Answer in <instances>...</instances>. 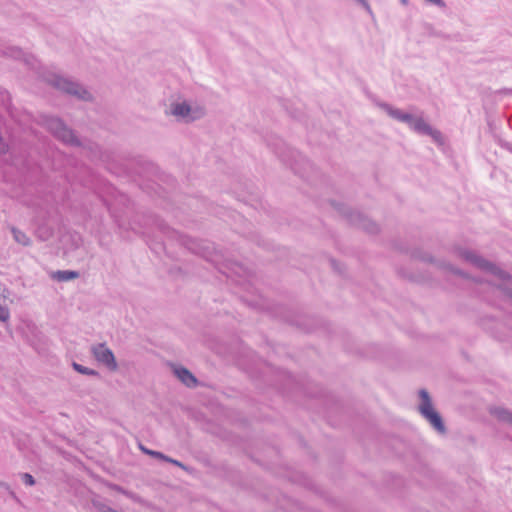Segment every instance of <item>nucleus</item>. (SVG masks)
Returning a JSON list of instances; mask_svg holds the SVG:
<instances>
[{
	"instance_id": "3",
	"label": "nucleus",
	"mask_w": 512,
	"mask_h": 512,
	"mask_svg": "<svg viewBox=\"0 0 512 512\" xmlns=\"http://www.w3.org/2000/svg\"><path fill=\"white\" fill-rule=\"evenodd\" d=\"M267 144L273 149L282 162L290 165L295 173L303 176L301 167L310 166L309 161L300 152L288 147L282 139L273 137L267 140Z\"/></svg>"
},
{
	"instance_id": "11",
	"label": "nucleus",
	"mask_w": 512,
	"mask_h": 512,
	"mask_svg": "<svg viewBox=\"0 0 512 512\" xmlns=\"http://www.w3.org/2000/svg\"><path fill=\"white\" fill-rule=\"evenodd\" d=\"M499 421L512 424V412L503 407H494L490 410Z\"/></svg>"
},
{
	"instance_id": "6",
	"label": "nucleus",
	"mask_w": 512,
	"mask_h": 512,
	"mask_svg": "<svg viewBox=\"0 0 512 512\" xmlns=\"http://www.w3.org/2000/svg\"><path fill=\"white\" fill-rule=\"evenodd\" d=\"M47 129L64 144L79 147L81 141L75 135L74 131L68 128L64 122L57 117L49 116L45 120Z\"/></svg>"
},
{
	"instance_id": "13",
	"label": "nucleus",
	"mask_w": 512,
	"mask_h": 512,
	"mask_svg": "<svg viewBox=\"0 0 512 512\" xmlns=\"http://www.w3.org/2000/svg\"><path fill=\"white\" fill-rule=\"evenodd\" d=\"M11 232L13 234L14 240L17 243H19L23 246L30 245V243H31L30 238L24 232H22L21 230L15 228V227H12Z\"/></svg>"
},
{
	"instance_id": "32",
	"label": "nucleus",
	"mask_w": 512,
	"mask_h": 512,
	"mask_svg": "<svg viewBox=\"0 0 512 512\" xmlns=\"http://www.w3.org/2000/svg\"><path fill=\"white\" fill-rule=\"evenodd\" d=\"M507 148L509 149V151H511V152H512V145H511V144H509V145L507 146Z\"/></svg>"
},
{
	"instance_id": "10",
	"label": "nucleus",
	"mask_w": 512,
	"mask_h": 512,
	"mask_svg": "<svg viewBox=\"0 0 512 512\" xmlns=\"http://www.w3.org/2000/svg\"><path fill=\"white\" fill-rule=\"evenodd\" d=\"M171 113L174 116L187 118L189 120H194L195 117L191 116V107L186 102L176 103L171 106Z\"/></svg>"
},
{
	"instance_id": "14",
	"label": "nucleus",
	"mask_w": 512,
	"mask_h": 512,
	"mask_svg": "<svg viewBox=\"0 0 512 512\" xmlns=\"http://www.w3.org/2000/svg\"><path fill=\"white\" fill-rule=\"evenodd\" d=\"M0 55L20 59L23 56V51L19 47L9 46L4 49H0Z\"/></svg>"
},
{
	"instance_id": "2",
	"label": "nucleus",
	"mask_w": 512,
	"mask_h": 512,
	"mask_svg": "<svg viewBox=\"0 0 512 512\" xmlns=\"http://www.w3.org/2000/svg\"><path fill=\"white\" fill-rule=\"evenodd\" d=\"M377 105L394 120L407 124L413 132L419 135L429 136L438 144L443 143L442 133L439 130L434 129L422 116H415L411 113L404 112L401 109L394 108L386 102H379Z\"/></svg>"
},
{
	"instance_id": "4",
	"label": "nucleus",
	"mask_w": 512,
	"mask_h": 512,
	"mask_svg": "<svg viewBox=\"0 0 512 512\" xmlns=\"http://www.w3.org/2000/svg\"><path fill=\"white\" fill-rule=\"evenodd\" d=\"M45 80L52 87L57 90L66 93L67 95L73 96L79 100L91 101V93L81 84L68 77H64L60 74H48Z\"/></svg>"
},
{
	"instance_id": "8",
	"label": "nucleus",
	"mask_w": 512,
	"mask_h": 512,
	"mask_svg": "<svg viewBox=\"0 0 512 512\" xmlns=\"http://www.w3.org/2000/svg\"><path fill=\"white\" fill-rule=\"evenodd\" d=\"M91 353L94 358L110 371H116L118 368L115 356L110 348L105 343H99L91 347Z\"/></svg>"
},
{
	"instance_id": "12",
	"label": "nucleus",
	"mask_w": 512,
	"mask_h": 512,
	"mask_svg": "<svg viewBox=\"0 0 512 512\" xmlns=\"http://www.w3.org/2000/svg\"><path fill=\"white\" fill-rule=\"evenodd\" d=\"M79 273L73 270H58L53 273L52 278L59 282H67L78 278Z\"/></svg>"
},
{
	"instance_id": "1",
	"label": "nucleus",
	"mask_w": 512,
	"mask_h": 512,
	"mask_svg": "<svg viewBox=\"0 0 512 512\" xmlns=\"http://www.w3.org/2000/svg\"><path fill=\"white\" fill-rule=\"evenodd\" d=\"M456 253L460 258L472 264L476 268L496 276L501 281V283L498 284L496 288L504 296L512 300V276L510 274L502 270L494 263L486 260L475 251L465 248H457Z\"/></svg>"
},
{
	"instance_id": "25",
	"label": "nucleus",
	"mask_w": 512,
	"mask_h": 512,
	"mask_svg": "<svg viewBox=\"0 0 512 512\" xmlns=\"http://www.w3.org/2000/svg\"><path fill=\"white\" fill-rule=\"evenodd\" d=\"M500 93L505 95H512V88H505L500 91Z\"/></svg>"
},
{
	"instance_id": "18",
	"label": "nucleus",
	"mask_w": 512,
	"mask_h": 512,
	"mask_svg": "<svg viewBox=\"0 0 512 512\" xmlns=\"http://www.w3.org/2000/svg\"><path fill=\"white\" fill-rule=\"evenodd\" d=\"M10 318V310L7 306L0 304V322H7Z\"/></svg>"
},
{
	"instance_id": "5",
	"label": "nucleus",
	"mask_w": 512,
	"mask_h": 512,
	"mask_svg": "<svg viewBox=\"0 0 512 512\" xmlns=\"http://www.w3.org/2000/svg\"><path fill=\"white\" fill-rule=\"evenodd\" d=\"M421 403L418 407L420 414L431 424L439 433H445L446 427L441 415L433 408L429 393L425 389L419 390Z\"/></svg>"
},
{
	"instance_id": "9",
	"label": "nucleus",
	"mask_w": 512,
	"mask_h": 512,
	"mask_svg": "<svg viewBox=\"0 0 512 512\" xmlns=\"http://www.w3.org/2000/svg\"><path fill=\"white\" fill-rule=\"evenodd\" d=\"M174 373L187 387L192 388L197 385L196 377L188 369L184 367H177L174 369Z\"/></svg>"
},
{
	"instance_id": "33",
	"label": "nucleus",
	"mask_w": 512,
	"mask_h": 512,
	"mask_svg": "<svg viewBox=\"0 0 512 512\" xmlns=\"http://www.w3.org/2000/svg\"><path fill=\"white\" fill-rule=\"evenodd\" d=\"M159 226H160L161 229L164 228L162 223H159Z\"/></svg>"
},
{
	"instance_id": "15",
	"label": "nucleus",
	"mask_w": 512,
	"mask_h": 512,
	"mask_svg": "<svg viewBox=\"0 0 512 512\" xmlns=\"http://www.w3.org/2000/svg\"><path fill=\"white\" fill-rule=\"evenodd\" d=\"M72 367L75 371H77L80 374L89 376H99V373L96 370L85 367L77 362H73Z\"/></svg>"
},
{
	"instance_id": "28",
	"label": "nucleus",
	"mask_w": 512,
	"mask_h": 512,
	"mask_svg": "<svg viewBox=\"0 0 512 512\" xmlns=\"http://www.w3.org/2000/svg\"><path fill=\"white\" fill-rule=\"evenodd\" d=\"M402 5H408L409 0H399Z\"/></svg>"
},
{
	"instance_id": "21",
	"label": "nucleus",
	"mask_w": 512,
	"mask_h": 512,
	"mask_svg": "<svg viewBox=\"0 0 512 512\" xmlns=\"http://www.w3.org/2000/svg\"><path fill=\"white\" fill-rule=\"evenodd\" d=\"M358 5L363 7L370 15L373 14L371 6L368 2V0H354Z\"/></svg>"
},
{
	"instance_id": "27",
	"label": "nucleus",
	"mask_w": 512,
	"mask_h": 512,
	"mask_svg": "<svg viewBox=\"0 0 512 512\" xmlns=\"http://www.w3.org/2000/svg\"><path fill=\"white\" fill-rule=\"evenodd\" d=\"M331 265H332L333 269L341 272V270L335 260H331Z\"/></svg>"
},
{
	"instance_id": "7",
	"label": "nucleus",
	"mask_w": 512,
	"mask_h": 512,
	"mask_svg": "<svg viewBox=\"0 0 512 512\" xmlns=\"http://www.w3.org/2000/svg\"><path fill=\"white\" fill-rule=\"evenodd\" d=\"M341 213L349 220V222L370 234H375L379 231L378 225L365 216L363 213L342 206L340 209Z\"/></svg>"
},
{
	"instance_id": "20",
	"label": "nucleus",
	"mask_w": 512,
	"mask_h": 512,
	"mask_svg": "<svg viewBox=\"0 0 512 512\" xmlns=\"http://www.w3.org/2000/svg\"><path fill=\"white\" fill-rule=\"evenodd\" d=\"M22 481L25 485L32 486L35 484L34 477L29 473H23L21 475Z\"/></svg>"
},
{
	"instance_id": "30",
	"label": "nucleus",
	"mask_w": 512,
	"mask_h": 512,
	"mask_svg": "<svg viewBox=\"0 0 512 512\" xmlns=\"http://www.w3.org/2000/svg\"><path fill=\"white\" fill-rule=\"evenodd\" d=\"M108 512H119V511H117V510H115L113 508H110V510H108Z\"/></svg>"
},
{
	"instance_id": "29",
	"label": "nucleus",
	"mask_w": 512,
	"mask_h": 512,
	"mask_svg": "<svg viewBox=\"0 0 512 512\" xmlns=\"http://www.w3.org/2000/svg\"><path fill=\"white\" fill-rule=\"evenodd\" d=\"M423 259H424V260H426V261H432V258H431V257H425V258H423Z\"/></svg>"
},
{
	"instance_id": "22",
	"label": "nucleus",
	"mask_w": 512,
	"mask_h": 512,
	"mask_svg": "<svg viewBox=\"0 0 512 512\" xmlns=\"http://www.w3.org/2000/svg\"><path fill=\"white\" fill-rule=\"evenodd\" d=\"M94 506L100 511V512H108L111 507L107 506L104 503L101 502H94Z\"/></svg>"
},
{
	"instance_id": "17",
	"label": "nucleus",
	"mask_w": 512,
	"mask_h": 512,
	"mask_svg": "<svg viewBox=\"0 0 512 512\" xmlns=\"http://www.w3.org/2000/svg\"><path fill=\"white\" fill-rule=\"evenodd\" d=\"M0 101L2 106L9 111L11 107V96L8 91L0 90Z\"/></svg>"
},
{
	"instance_id": "19",
	"label": "nucleus",
	"mask_w": 512,
	"mask_h": 512,
	"mask_svg": "<svg viewBox=\"0 0 512 512\" xmlns=\"http://www.w3.org/2000/svg\"><path fill=\"white\" fill-rule=\"evenodd\" d=\"M163 461L171 463V464H173V465H175L177 467H180L183 470H187L186 465H184L182 462H180V461H178L176 459H173V458H171V457H169L167 455H165Z\"/></svg>"
},
{
	"instance_id": "24",
	"label": "nucleus",
	"mask_w": 512,
	"mask_h": 512,
	"mask_svg": "<svg viewBox=\"0 0 512 512\" xmlns=\"http://www.w3.org/2000/svg\"><path fill=\"white\" fill-rule=\"evenodd\" d=\"M446 268H447L448 270H450L451 272H453L454 274H456V275L465 276V274H464L460 269L455 268V267H453V266H452V265H450V264H447V265H446Z\"/></svg>"
},
{
	"instance_id": "23",
	"label": "nucleus",
	"mask_w": 512,
	"mask_h": 512,
	"mask_svg": "<svg viewBox=\"0 0 512 512\" xmlns=\"http://www.w3.org/2000/svg\"><path fill=\"white\" fill-rule=\"evenodd\" d=\"M94 506L100 511V512H108L111 507L107 506L104 503L101 502H94Z\"/></svg>"
},
{
	"instance_id": "16",
	"label": "nucleus",
	"mask_w": 512,
	"mask_h": 512,
	"mask_svg": "<svg viewBox=\"0 0 512 512\" xmlns=\"http://www.w3.org/2000/svg\"><path fill=\"white\" fill-rule=\"evenodd\" d=\"M139 449L146 455H149L151 457H154V458H157L159 460H162L164 459L165 457V454H163L162 452H159V451H155V450H151V449H148L147 447H145L144 445L142 444H139Z\"/></svg>"
},
{
	"instance_id": "26",
	"label": "nucleus",
	"mask_w": 512,
	"mask_h": 512,
	"mask_svg": "<svg viewBox=\"0 0 512 512\" xmlns=\"http://www.w3.org/2000/svg\"><path fill=\"white\" fill-rule=\"evenodd\" d=\"M432 35L437 36V37H442V38H445V39L449 38V36L444 35V34H442L440 32H433Z\"/></svg>"
},
{
	"instance_id": "31",
	"label": "nucleus",
	"mask_w": 512,
	"mask_h": 512,
	"mask_svg": "<svg viewBox=\"0 0 512 512\" xmlns=\"http://www.w3.org/2000/svg\"><path fill=\"white\" fill-rule=\"evenodd\" d=\"M108 512H119V511H117V510H115L113 508H110V510H108Z\"/></svg>"
}]
</instances>
